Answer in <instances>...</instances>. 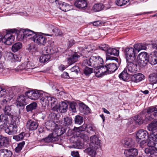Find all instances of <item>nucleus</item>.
<instances>
[{
	"mask_svg": "<svg viewBox=\"0 0 157 157\" xmlns=\"http://www.w3.org/2000/svg\"><path fill=\"white\" fill-rule=\"evenodd\" d=\"M147 129L151 131L150 137L147 140V145L148 147H154L157 144V121H153L149 124Z\"/></svg>",
	"mask_w": 157,
	"mask_h": 157,
	"instance_id": "obj_1",
	"label": "nucleus"
},
{
	"mask_svg": "<svg viewBox=\"0 0 157 157\" xmlns=\"http://www.w3.org/2000/svg\"><path fill=\"white\" fill-rule=\"evenodd\" d=\"M103 62V59L99 56H91L89 60L86 59L85 63L89 66L97 68L98 65L102 64Z\"/></svg>",
	"mask_w": 157,
	"mask_h": 157,
	"instance_id": "obj_2",
	"label": "nucleus"
},
{
	"mask_svg": "<svg viewBox=\"0 0 157 157\" xmlns=\"http://www.w3.org/2000/svg\"><path fill=\"white\" fill-rule=\"evenodd\" d=\"M136 51L134 47H128L125 49L124 54L127 62L136 60Z\"/></svg>",
	"mask_w": 157,
	"mask_h": 157,
	"instance_id": "obj_3",
	"label": "nucleus"
},
{
	"mask_svg": "<svg viewBox=\"0 0 157 157\" xmlns=\"http://www.w3.org/2000/svg\"><path fill=\"white\" fill-rule=\"evenodd\" d=\"M148 56L145 52H142L140 53L137 57V62L141 67H145L148 62Z\"/></svg>",
	"mask_w": 157,
	"mask_h": 157,
	"instance_id": "obj_4",
	"label": "nucleus"
},
{
	"mask_svg": "<svg viewBox=\"0 0 157 157\" xmlns=\"http://www.w3.org/2000/svg\"><path fill=\"white\" fill-rule=\"evenodd\" d=\"M15 29H10L7 32L6 34L3 37H2L1 40L5 44L10 45L13 43L14 37L11 33H15Z\"/></svg>",
	"mask_w": 157,
	"mask_h": 157,
	"instance_id": "obj_5",
	"label": "nucleus"
},
{
	"mask_svg": "<svg viewBox=\"0 0 157 157\" xmlns=\"http://www.w3.org/2000/svg\"><path fill=\"white\" fill-rule=\"evenodd\" d=\"M25 94L30 99L33 100H36L42 96V92L40 90L28 91L25 92Z\"/></svg>",
	"mask_w": 157,
	"mask_h": 157,
	"instance_id": "obj_6",
	"label": "nucleus"
},
{
	"mask_svg": "<svg viewBox=\"0 0 157 157\" xmlns=\"http://www.w3.org/2000/svg\"><path fill=\"white\" fill-rule=\"evenodd\" d=\"M119 50H117L115 48H113L109 47L108 49L107 50V52H106V59L108 60H114L117 59V58L110 56H117L119 55Z\"/></svg>",
	"mask_w": 157,
	"mask_h": 157,
	"instance_id": "obj_7",
	"label": "nucleus"
},
{
	"mask_svg": "<svg viewBox=\"0 0 157 157\" xmlns=\"http://www.w3.org/2000/svg\"><path fill=\"white\" fill-rule=\"evenodd\" d=\"M33 40L38 45H44L46 43V39L43 36L38 34L33 36Z\"/></svg>",
	"mask_w": 157,
	"mask_h": 157,
	"instance_id": "obj_8",
	"label": "nucleus"
},
{
	"mask_svg": "<svg viewBox=\"0 0 157 157\" xmlns=\"http://www.w3.org/2000/svg\"><path fill=\"white\" fill-rule=\"evenodd\" d=\"M17 101L15 103L16 106L19 108V112L21 109H24V106L27 104V101L24 95L19 96L17 98Z\"/></svg>",
	"mask_w": 157,
	"mask_h": 157,
	"instance_id": "obj_9",
	"label": "nucleus"
},
{
	"mask_svg": "<svg viewBox=\"0 0 157 157\" xmlns=\"http://www.w3.org/2000/svg\"><path fill=\"white\" fill-rule=\"evenodd\" d=\"M94 73L96 77H100L105 75L109 74L106 65L102 66L96 69L94 71Z\"/></svg>",
	"mask_w": 157,
	"mask_h": 157,
	"instance_id": "obj_10",
	"label": "nucleus"
},
{
	"mask_svg": "<svg viewBox=\"0 0 157 157\" xmlns=\"http://www.w3.org/2000/svg\"><path fill=\"white\" fill-rule=\"evenodd\" d=\"M136 60L127 62V66L125 69L128 70V72L133 73H135L138 70L137 66Z\"/></svg>",
	"mask_w": 157,
	"mask_h": 157,
	"instance_id": "obj_11",
	"label": "nucleus"
},
{
	"mask_svg": "<svg viewBox=\"0 0 157 157\" xmlns=\"http://www.w3.org/2000/svg\"><path fill=\"white\" fill-rule=\"evenodd\" d=\"M79 57L80 56L76 52H72L70 54H69L67 58L69 65H71L76 62Z\"/></svg>",
	"mask_w": 157,
	"mask_h": 157,
	"instance_id": "obj_12",
	"label": "nucleus"
},
{
	"mask_svg": "<svg viewBox=\"0 0 157 157\" xmlns=\"http://www.w3.org/2000/svg\"><path fill=\"white\" fill-rule=\"evenodd\" d=\"M124 154L126 157H135L138 155L137 150L133 147L125 150Z\"/></svg>",
	"mask_w": 157,
	"mask_h": 157,
	"instance_id": "obj_13",
	"label": "nucleus"
},
{
	"mask_svg": "<svg viewBox=\"0 0 157 157\" xmlns=\"http://www.w3.org/2000/svg\"><path fill=\"white\" fill-rule=\"evenodd\" d=\"M148 133L147 132L143 129L139 130L136 134V141H139L140 140L144 139L146 137L148 138Z\"/></svg>",
	"mask_w": 157,
	"mask_h": 157,
	"instance_id": "obj_14",
	"label": "nucleus"
},
{
	"mask_svg": "<svg viewBox=\"0 0 157 157\" xmlns=\"http://www.w3.org/2000/svg\"><path fill=\"white\" fill-rule=\"evenodd\" d=\"M20 33L21 34L22 38L28 37L29 39H32L33 36L36 34L33 31L28 29L21 30Z\"/></svg>",
	"mask_w": 157,
	"mask_h": 157,
	"instance_id": "obj_15",
	"label": "nucleus"
},
{
	"mask_svg": "<svg viewBox=\"0 0 157 157\" xmlns=\"http://www.w3.org/2000/svg\"><path fill=\"white\" fill-rule=\"evenodd\" d=\"M38 123L36 121L31 120H28L26 123V127L27 129L33 131L36 129L38 126Z\"/></svg>",
	"mask_w": 157,
	"mask_h": 157,
	"instance_id": "obj_16",
	"label": "nucleus"
},
{
	"mask_svg": "<svg viewBox=\"0 0 157 157\" xmlns=\"http://www.w3.org/2000/svg\"><path fill=\"white\" fill-rule=\"evenodd\" d=\"M5 130L6 132L9 135H12L17 132V127L15 124H11Z\"/></svg>",
	"mask_w": 157,
	"mask_h": 157,
	"instance_id": "obj_17",
	"label": "nucleus"
},
{
	"mask_svg": "<svg viewBox=\"0 0 157 157\" xmlns=\"http://www.w3.org/2000/svg\"><path fill=\"white\" fill-rule=\"evenodd\" d=\"M122 143L125 147L129 148L133 147L135 144L134 141L130 138L125 139L122 141Z\"/></svg>",
	"mask_w": 157,
	"mask_h": 157,
	"instance_id": "obj_18",
	"label": "nucleus"
},
{
	"mask_svg": "<svg viewBox=\"0 0 157 157\" xmlns=\"http://www.w3.org/2000/svg\"><path fill=\"white\" fill-rule=\"evenodd\" d=\"M56 27L51 24H46L45 25V30L49 34H45V35L49 36H52L53 35L52 33H55Z\"/></svg>",
	"mask_w": 157,
	"mask_h": 157,
	"instance_id": "obj_19",
	"label": "nucleus"
},
{
	"mask_svg": "<svg viewBox=\"0 0 157 157\" xmlns=\"http://www.w3.org/2000/svg\"><path fill=\"white\" fill-rule=\"evenodd\" d=\"M100 140H99L95 135H94L90 137V143L91 145L96 146L98 147L100 144Z\"/></svg>",
	"mask_w": 157,
	"mask_h": 157,
	"instance_id": "obj_20",
	"label": "nucleus"
},
{
	"mask_svg": "<svg viewBox=\"0 0 157 157\" xmlns=\"http://www.w3.org/2000/svg\"><path fill=\"white\" fill-rule=\"evenodd\" d=\"M67 107L68 105L66 102H62L59 103V106H57V109L56 110V111L61 113H65L67 111Z\"/></svg>",
	"mask_w": 157,
	"mask_h": 157,
	"instance_id": "obj_21",
	"label": "nucleus"
},
{
	"mask_svg": "<svg viewBox=\"0 0 157 157\" xmlns=\"http://www.w3.org/2000/svg\"><path fill=\"white\" fill-rule=\"evenodd\" d=\"M144 76L140 73H139L133 75L131 78L132 81L135 82H139L144 79Z\"/></svg>",
	"mask_w": 157,
	"mask_h": 157,
	"instance_id": "obj_22",
	"label": "nucleus"
},
{
	"mask_svg": "<svg viewBox=\"0 0 157 157\" xmlns=\"http://www.w3.org/2000/svg\"><path fill=\"white\" fill-rule=\"evenodd\" d=\"M88 3L87 0H79L76 1L74 4L76 7L80 9H82L86 7Z\"/></svg>",
	"mask_w": 157,
	"mask_h": 157,
	"instance_id": "obj_23",
	"label": "nucleus"
},
{
	"mask_svg": "<svg viewBox=\"0 0 157 157\" xmlns=\"http://www.w3.org/2000/svg\"><path fill=\"white\" fill-rule=\"evenodd\" d=\"M12 151L8 149H2L0 150V157H11Z\"/></svg>",
	"mask_w": 157,
	"mask_h": 157,
	"instance_id": "obj_24",
	"label": "nucleus"
},
{
	"mask_svg": "<svg viewBox=\"0 0 157 157\" xmlns=\"http://www.w3.org/2000/svg\"><path fill=\"white\" fill-rule=\"evenodd\" d=\"M11 105H6L3 109L4 113V115L8 116L10 117L11 118H13V115L12 114Z\"/></svg>",
	"mask_w": 157,
	"mask_h": 157,
	"instance_id": "obj_25",
	"label": "nucleus"
},
{
	"mask_svg": "<svg viewBox=\"0 0 157 157\" xmlns=\"http://www.w3.org/2000/svg\"><path fill=\"white\" fill-rule=\"evenodd\" d=\"M98 147L96 146L91 145L90 144H89V147L87 148L85 150V151L88 153V154L91 155L93 156L95 155L96 153L95 150L97 149Z\"/></svg>",
	"mask_w": 157,
	"mask_h": 157,
	"instance_id": "obj_26",
	"label": "nucleus"
},
{
	"mask_svg": "<svg viewBox=\"0 0 157 157\" xmlns=\"http://www.w3.org/2000/svg\"><path fill=\"white\" fill-rule=\"evenodd\" d=\"M58 8L61 10L66 12L70 10V6L69 4L64 2H60L58 4Z\"/></svg>",
	"mask_w": 157,
	"mask_h": 157,
	"instance_id": "obj_27",
	"label": "nucleus"
},
{
	"mask_svg": "<svg viewBox=\"0 0 157 157\" xmlns=\"http://www.w3.org/2000/svg\"><path fill=\"white\" fill-rule=\"evenodd\" d=\"M0 146L6 147L9 144V139L8 137L0 136Z\"/></svg>",
	"mask_w": 157,
	"mask_h": 157,
	"instance_id": "obj_28",
	"label": "nucleus"
},
{
	"mask_svg": "<svg viewBox=\"0 0 157 157\" xmlns=\"http://www.w3.org/2000/svg\"><path fill=\"white\" fill-rule=\"evenodd\" d=\"M119 77L120 79L124 81H126L129 79L130 75L127 72V69L125 68L123 71L119 75Z\"/></svg>",
	"mask_w": 157,
	"mask_h": 157,
	"instance_id": "obj_29",
	"label": "nucleus"
},
{
	"mask_svg": "<svg viewBox=\"0 0 157 157\" xmlns=\"http://www.w3.org/2000/svg\"><path fill=\"white\" fill-rule=\"evenodd\" d=\"M148 62L152 65L157 63V58L156 55L155 54H151L148 56Z\"/></svg>",
	"mask_w": 157,
	"mask_h": 157,
	"instance_id": "obj_30",
	"label": "nucleus"
},
{
	"mask_svg": "<svg viewBox=\"0 0 157 157\" xmlns=\"http://www.w3.org/2000/svg\"><path fill=\"white\" fill-rule=\"evenodd\" d=\"M106 66L109 74L114 72L118 68L116 64L114 63H109L108 64H107Z\"/></svg>",
	"mask_w": 157,
	"mask_h": 157,
	"instance_id": "obj_31",
	"label": "nucleus"
},
{
	"mask_svg": "<svg viewBox=\"0 0 157 157\" xmlns=\"http://www.w3.org/2000/svg\"><path fill=\"white\" fill-rule=\"evenodd\" d=\"M57 103L56 99L53 97H51L49 104H50L51 105L52 110L54 111L57 109V105H56Z\"/></svg>",
	"mask_w": 157,
	"mask_h": 157,
	"instance_id": "obj_32",
	"label": "nucleus"
},
{
	"mask_svg": "<svg viewBox=\"0 0 157 157\" xmlns=\"http://www.w3.org/2000/svg\"><path fill=\"white\" fill-rule=\"evenodd\" d=\"M104 8V6L101 3L95 4L93 7V10L95 12L99 11L102 10Z\"/></svg>",
	"mask_w": 157,
	"mask_h": 157,
	"instance_id": "obj_33",
	"label": "nucleus"
},
{
	"mask_svg": "<svg viewBox=\"0 0 157 157\" xmlns=\"http://www.w3.org/2000/svg\"><path fill=\"white\" fill-rule=\"evenodd\" d=\"M134 47L136 51H137L138 52L141 50H146L147 48L145 44L140 43L134 44Z\"/></svg>",
	"mask_w": 157,
	"mask_h": 157,
	"instance_id": "obj_34",
	"label": "nucleus"
},
{
	"mask_svg": "<svg viewBox=\"0 0 157 157\" xmlns=\"http://www.w3.org/2000/svg\"><path fill=\"white\" fill-rule=\"evenodd\" d=\"M50 58L51 56L50 55L44 54L40 57L39 60L40 63H44L48 61L50 59Z\"/></svg>",
	"mask_w": 157,
	"mask_h": 157,
	"instance_id": "obj_35",
	"label": "nucleus"
},
{
	"mask_svg": "<svg viewBox=\"0 0 157 157\" xmlns=\"http://www.w3.org/2000/svg\"><path fill=\"white\" fill-rule=\"evenodd\" d=\"M149 79L152 84L157 83V74L153 73L150 75L149 76Z\"/></svg>",
	"mask_w": 157,
	"mask_h": 157,
	"instance_id": "obj_36",
	"label": "nucleus"
},
{
	"mask_svg": "<svg viewBox=\"0 0 157 157\" xmlns=\"http://www.w3.org/2000/svg\"><path fill=\"white\" fill-rule=\"evenodd\" d=\"M43 54H48L50 55L55 53V51L52 49V47H45L42 51Z\"/></svg>",
	"mask_w": 157,
	"mask_h": 157,
	"instance_id": "obj_37",
	"label": "nucleus"
},
{
	"mask_svg": "<svg viewBox=\"0 0 157 157\" xmlns=\"http://www.w3.org/2000/svg\"><path fill=\"white\" fill-rule=\"evenodd\" d=\"M62 122L64 126H68L71 125L72 123L71 118L68 117H64Z\"/></svg>",
	"mask_w": 157,
	"mask_h": 157,
	"instance_id": "obj_38",
	"label": "nucleus"
},
{
	"mask_svg": "<svg viewBox=\"0 0 157 157\" xmlns=\"http://www.w3.org/2000/svg\"><path fill=\"white\" fill-rule=\"evenodd\" d=\"M37 104L35 102H33L26 106V109L27 112L31 111L35 109L37 107Z\"/></svg>",
	"mask_w": 157,
	"mask_h": 157,
	"instance_id": "obj_39",
	"label": "nucleus"
},
{
	"mask_svg": "<svg viewBox=\"0 0 157 157\" xmlns=\"http://www.w3.org/2000/svg\"><path fill=\"white\" fill-rule=\"evenodd\" d=\"M72 146L74 148L81 149L83 147L84 144L82 142H80V140H77V141L74 143Z\"/></svg>",
	"mask_w": 157,
	"mask_h": 157,
	"instance_id": "obj_40",
	"label": "nucleus"
},
{
	"mask_svg": "<svg viewBox=\"0 0 157 157\" xmlns=\"http://www.w3.org/2000/svg\"><path fill=\"white\" fill-rule=\"evenodd\" d=\"M7 116L4 115V114H2L0 115V120L6 126L7 125V124H9V119Z\"/></svg>",
	"mask_w": 157,
	"mask_h": 157,
	"instance_id": "obj_41",
	"label": "nucleus"
},
{
	"mask_svg": "<svg viewBox=\"0 0 157 157\" xmlns=\"http://www.w3.org/2000/svg\"><path fill=\"white\" fill-rule=\"evenodd\" d=\"M22 44L20 43H17L14 44L12 47V50L13 52H16L22 47Z\"/></svg>",
	"mask_w": 157,
	"mask_h": 157,
	"instance_id": "obj_42",
	"label": "nucleus"
},
{
	"mask_svg": "<svg viewBox=\"0 0 157 157\" xmlns=\"http://www.w3.org/2000/svg\"><path fill=\"white\" fill-rule=\"evenodd\" d=\"M155 148L154 147H149L146 148L144 150L146 154H150L153 155L155 152Z\"/></svg>",
	"mask_w": 157,
	"mask_h": 157,
	"instance_id": "obj_43",
	"label": "nucleus"
},
{
	"mask_svg": "<svg viewBox=\"0 0 157 157\" xmlns=\"http://www.w3.org/2000/svg\"><path fill=\"white\" fill-rule=\"evenodd\" d=\"M136 124L140 125L143 123V119L140 116H136L134 117Z\"/></svg>",
	"mask_w": 157,
	"mask_h": 157,
	"instance_id": "obj_44",
	"label": "nucleus"
},
{
	"mask_svg": "<svg viewBox=\"0 0 157 157\" xmlns=\"http://www.w3.org/2000/svg\"><path fill=\"white\" fill-rule=\"evenodd\" d=\"M25 133L24 132H22L18 135L14 136L13 138L16 141H19L23 140L25 136Z\"/></svg>",
	"mask_w": 157,
	"mask_h": 157,
	"instance_id": "obj_45",
	"label": "nucleus"
},
{
	"mask_svg": "<svg viewBox=\"0 0 157 157\" xmlns=\"http://www.w3.org/2000/svg\"><path fill=\"white\" fill-rule=\"evenodd\" d=\"M83 121V119L82 117L79 116H76L75 118V124H81Z\"/></svg>",
	"mask_w": 157,
	"mask_h": 157,
	"instance_id": "obj_46",
	"label": "nucleus"
},
{
	"mask_svg": "<svg viewBox=\"0 0 157 157\" xmlns=\"http://www.w3.org/2000/svg\"><path fill=\"white\" fill-rule=\"evenodd\" d=\"M129 0H116V5L119 6H122L127 4L129 2Z\"/></svg>",
	"mask_w": 157,
	"mask_h": 157,
	"instance_id": "obj_47",
	"label": "nucleus"
},
{
	"mask_svg": "<svg viewBox=\"0 0 157 157\" xmlns=\"http://www.w3.org/2000/svg\"><path fill=\"white\" fill-rule=\"evenodd\" d=\"M26 64L27 70L29 69H33L36 67L33 63L31 61H28L25 63Z\"/></svg>",
	"mask_w": 157,
	"mask_h": 157,
	"instance_id": "obj_48",
	"label": "nucleus"
},
{
	"mask_svg": "<svg viewBox=\"0 0 157 157\" xmlns=\"http://www.w3.org/2000/svg\"><path fill=\"white\" fill-rule=\"evenodd\" d=\"M25 144V142L24 141H22L19 143L15 149V151L17 153L19 152L21 150Z\"/></svg>",
	"mask_w": 157,
	"mask_h": 157,
	"instance_id": "obj_49",
	"label": "nucleus"
},
{
	"mask_svg": "<svg viewBox=\"0 0 157 157\" xmlns=\"http://www.w3.org/2000/svg\"><path fill=\"white\" fill-rule=\"evenodd\" d=\"M84 73L86 76H89L93 72V69L91 68L86 67L83 70Z\"/></svg>",
	"mask_w": 157,
	"mask_h": 157,
	"instance_id": "obj_50",
	"label": "nucleus"
},
{
	"mask_svg": "<svg viewBox=\"0 0 157 157\" xmlns=\"http://www.w3.org/2000/svg\"><path fill=\"white\" fill-rule=\"evenodd\" d=\"M86 125L83 124L78 128L75 127L73 129V130L78 132H79L80 131L82 132L85 131L86 129Z\"/></svg>",
	"mask_w": 157,
	"mask_h": 157,
	"instance_id": "obj_51",
	"label": "nucleus"
},
{
	"mask_svg": "<svg viewBox=\"0 0 157 157\" xmlns=\"http://www.w3.org/2000/svg\"><path fill=\"white\" fill-rule=\"evenodd\" d=\"M139 144L140 146L142 148L147 145V140L146 138L140 140L139 141H137Z\"/></svg>",
	"mask_w": 157,
	"mask_h": 157,
	"instance_id": "obj_52",
	"label": "nucleus"
},
{
	"mask_svg": "<svg viewBox=\"0 0 157 157\" xmlns=\"http://www.w3.org/2000/svg\"><path fill=\"white\" fill-rule=\"evenodd\" d=\"M79 109L81 112L82 113L85 112L86 110H87L89 109L88 107L83 104H81L80 105Z\"/></svg>",
	"mask_w": 157,
	"mask_h": 157,
	"instance_id": "obj_53",
	"label": "nucleus"
},
{
	"mask_svg": "<svg viewBox=\"0 0 157 157\" xmlns=\"http://www.w3.org/2000/svg\"><path fill=\"white\" fill-rule=\"evenodd\" d=\"M16 71H21L23 70L27 71L25 63H22L21 65L18 66L17 68L16 69Z\"/></svg>",
	"mask_w": 157,
	"mask_h": 157,
	"instance_id": "obj_54",
	"label": "nucleus"
},
{
	"mask_svg": "<svg viewBox=\"0 0 157 157\" xmlns=\"http://www.w3.org/2000/svg\"><path fill=\"white\" fill-rule=\"evenodd\" d=\"M78 137L83 139L84 141H86L88 140V137L87 135L82 132L78 134Z\"/></svg>",
	"mask_w": 157,
	"mask_h": 157,
	"instance_id": "obj_55",
	"label": "nucleus"
},
{
	"mask_svg": "<svg viewBox=\"0 0 157 157\" xmlns=\"http://www.w3.org/2000/svg\"><path fill=\"white\" fill-rule=\"evenodd\" d=\"M70 70L71 73H75L77 75L79 71V69L78 66H75L71 68Z\"/></svg>",
	"mask_w": 157,
	"mask_h": 157,
	"instance_id": "obj_56",
	"label": "nucleus"
},
{
	"mask_svg": "<svg viewBox=\"0 0 157 157\" xmlns=\"http://www.w3.org/2000/svg\"><path fill=\"white\" fill-rule=\"evenodd\" d=\"M77 104L76 103L74 102H72L70 103V107L71 110L73 112H76V105Z\"/></svg>",
	"mask_w": 157,
	"mask_h": 157,
	"instance_id": "obj_57",
	"label": "nucleus"
},
{
	"mask_svg": "<svg viewBox=\"0 0 157 157\" xmlns=\"http://www.w3.org/2000/svg\"><path fill=\"white\" fill-rule=\"evenodd\" d=\"M99 47L100 49L101 50L106 52H107V50H108L109 48V47H108V45H106V44H104L103 45H101L99 46Z\"/></svg>",
	"mask_w": 157,
	"mask_h": 157,
	"instance_id": "obj_58",
	"label": "nucleus"
},
{
	"mask_svg": "<svg viewBox=\"0 0 157 157\" xmlns=\"http://www.w3.org/2000/svg\"><path fill=\"white\" fill-rule=\"evenodd\" d=\"M52 134H49L48 137H47L44 139V141L46 143H49L50 142H52Z\"/></svg>",
	"mask_w": 157,
	"mask_h": 157,
	"instance_id": "obj_59",
	"label": "nucleus"
},
{
	"mask_svg": "<svg viewBox=\"0 0 157 157\" xmlns=\"http://www.w3.org/2000/svg\"><path fill=\"white\" fill-rule=\"evenodd\" d=\"M27 48L29 51L33 52L36 50L35 47L33 44H29L28 45Z\"/></svg>",
	"mask_w": 157,
	"mask_h": 157,
	"instance_id": "obj_60",
	"label": "nucleus"
},
{
	"mask_svg": "<svg viewBox=\"0 0 157 157\" xmlns=\"http://www.w3.org/2000/svg\"><path fill=\"white\" fill-rule=\"evenodd\" d=\"M65 132V129L63 128H59L57 130V136H61L64 134Z\"/></svg>",
	"mask_w": 157,
	"mask_h": 157,
	"instance_id": "obj_61",
	"label": "nucleus"
},
{
	"mask_svg": "<svg viewBox=\"0 0 157 157\" xmlns=\"http://www.w3.org/2000/svg\"><path fill=\"white\" fill-rule=\"evenodd\" d=\"M86 131L88 133H90L91 132H94V129L93 128L92 126L90 125L87 126L86 125Z\"/></svg>",
	"mask_w": 157,
	"mask_h": 157,
	"instance_id": "obj_62",
	"label": "nucleus"
},
{
	"mask_svg": "<svg viewBox=\"0 0 157 157\" xmlns=\"http://www.w3.org/2000/svg\"><path fill=\"white\" fill-rule=\"evenodd\" d=\"M156 109L157 108L150 107L147 109V112L148 113L153 112H156Z\"/></svg>",
	"mask_w": 157,
	"mask_h": 157,
	"instance_id": "obj_63",
	"label": "nucleus"
},
{
	"mask_svg": "<svg viewBox=\"0 0 157 157\" xmlns=\"http://www.w3.org/2000/svg\"><path fill=\"white\" fill-rule=\"evenodd\" d=\"M71 155L74 157H79V155L78 151H73L71 152Z\"/></svg>",
	"mask_w": 157,
	"mask_h": 157,
	"instance_id": "obj_64",
	"label": "nucleus"
}]
</instances>
